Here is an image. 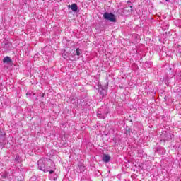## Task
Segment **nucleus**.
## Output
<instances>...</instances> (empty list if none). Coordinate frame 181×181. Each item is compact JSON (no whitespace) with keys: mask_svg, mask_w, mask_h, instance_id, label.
I'll return each instance as SVG.
<instances>
[{"mask_svg":"<svg viewBox=\"0 0 181 181\" xmlns=\"http://www.w3.org/2000/svg\"><path fill=\"white\" fill-rule=\"evenodd\" d=\"M46 163H47V158H42L38 160V169L42 172H49V169L46 168Z\"/></svg>","mask_w":181,"mask_h":181,"instance_id":"nucleus-1","label":"nucleus"},{"mask_svg":"<svg viewBox=\"0 0 181 181\" xmlns=\"http://www.w3.org/2000/svg\"><path fill=\"white\" fill-rule=\"evenodd\" d=\"M47 165H45V169H48L49 175L54 173V163L51 160H47Z\"/></svg>","mask_w":181,"mask_h":181,"instance_id":"nucleus-2","label":"nucleus"},{"mask_svg":"<svg viewBox=\"0 0 181 181\" xmlns=\"http://www.w3.org/2000/svg\"><path fill=\"white\" fill-rule=\"evenodd\" d=\"M103 18L106 19V21H110V22H115L116 21L115 15L108 12L104 13Z\"/></svg>","mask_w":181,"mask_h":181,"instance_id":"nucleus-3","label":"nucleus"},{"mask_svg":"<svg viewBox=\"0 0 181 181\" xmlns=\"http://www.w3.org/2000/svg\"><path fill=\"white\" fill-rule=\"evenodd\" d=\"M110 160H111V157L109 155H107V154L103 155V162H105V163H108V162H110Z\"/></svg>","mask_w":181,"mask_h":181,"instance_id":"nucleus-4","label":"nucleus"},{"mask_svg":"<svg viewBox=\"0 0 181 181\" xmlns=\"http://www.w3.org/2000/svg\"><path fill=\"white\" fill-rule=\"evenodd\" d=\"M68 8H71L73 12H77V10L78 9V7H77V4H73L71 6L69 5Z\"/></svg>","mask_w":181,"mask_h":181,"instance_id":"nucleus-5","label":"nucleus"},{"mask_svg":"<svg viewBox=\"0 0 181 181\" xmlns=\"http://www.w3.org/2000/svg\"><path fill=\"white\" fill-rule=\"evenodd\" d=\"M3 63H12V59L9 57H6L3 59Z\"/></svg>","mask_w":181,"mask_h":181,"instance_id":"nucleus-6","label":"nucleus"},{"mask_svg":"<svg viewBox=\"0 0 181 181\" xmlns=\"http://www.w3.org/2000/svg\"><path fill=\"white\" fill-rule=\"evenodd\" d=\"M98 117L100 119H104L105 118V115H101V112L99 111L98 112Z\"/></svg>","mask_w":181,"mask_h":181,"instance_id":"nucleus-7","label":"nucleus"},{"mask_svg":"<svg viewBox=\"0 0 181 181\" xmlns=\"http://www.w3.org/2000/svg\"><path fill=\"white\" fill-rule=\"evenodd\" d=\"M107 95V90H106L103 89L102 90H100V95L102 97H104V95Z\"/></svg>","mask_w":181,"mask_h":181,"instance_id":"nucleus-8","label":"nucleus"},{"mask_svg":"<svg viewBox=\"0 0 181 181\" xmlns=\"http://www.w3.org/2000/svg\"><path fill=\"white\" fill-rule=\"evenodd\" d=\"M76 56H80V54H81V51L80 49V48H77L76 49V54H75Z\"/></svg>","mask_w":181,"mask_h":181,"instance_id":"nucleus-9","label":"nucleus"},{"mask_svg":"<svg viewBox=\"0 0 181 181\" xmlns=\"http://www.w3.org/2000/svg\"><path fill=\"white\" fill-rule=\"evenodd\" d=\"M80 172H83V170H84V166H83V165H81L80 166Z\"/></svg>","mask_w":181,"mask_h":181,"instance_id":"nucleus-10","label":"nucleus"},{"mask_svg":"<svg viewBox=\"0 0 181 181\" xmlns=\"http://www.w3.org/2000/svg\"><path fill=\"white\" fill-rule=\"evenodd\" d=\"M29 94V93H27V95Z\"/></svg>","mask_w":181,"mask_h":181,"instance_id":"nucleus-11","label":"nucleus"},{"mask_svg":"<svg viewBox=\"0 0 181 181\" xmlns=\"http://www.w3.org/2000/svg\"><path fill=\"white\" fill-rule=\"evenodd\" d=\"M167 1H168V0H166Z\"/></svg>","mask_w":181,"mask_h":181,"instance_id":"nucleus-12","label":"nucleus"},{"mask_svg":"<svg viewBox=\"0 0 181 181\" xmlns=\"http://www.w3.org/2000/svg\"><path fill=\"white\" fill-rule=\"evenodd\" d=\"M0 132H1V130H0Z\"/></svg>","mask_w":181,"mask_h":181,"instance_id":"nucleus-13","label":"nucleus"}]
</instances>
